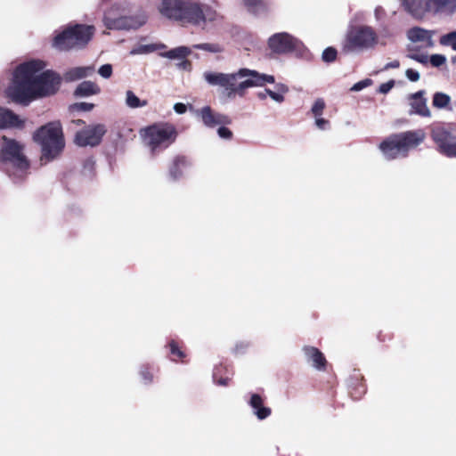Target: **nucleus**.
Here are the masks:
<instances>
[{"label": "nucleus", "instance_id": "obj_27", "mask_svg": "<svg viewBox=\"0 0 456 456\" xmlns=\"http://www.w3.org/2000/svg\"><path fill=\"white\" fill-rule=\"evenodd\" d=\"M273 94H270V97L276 102L281 103L284 102V95L289 92V87L282 83L275 84Z\"/></svg>", "mask_w": 456, "mask_h": 456}, {"label": "nucleus", "instance_id": "obj_9", "mask_svg": "<svg viewBox=\"0 0 456 456\" xmlns=\"http://www.w3.org/2000/svg\"><path fill=\"white\" fill-rule=\"evenodd\" d=\"M379 44V38L375 29L368 25H358L350 28L342 44L346 53H360L374 49ZM386 45L385 42H380Z\"/></svg>", "mask_w": 456, "mask_h": 456}, {"label": "nucleus", "instance_id": "obj_14", "mask_svg": "<svg viewBox=\"0 0 456 456\" xmlns=\"http://www.w3.org/2000/svg\"><path fill=\"white\" fill-rule=\"evenodd\" d=\"M106 132L107 128L103 124L87 126L76 133L74 142L80 147H94L100 144Z\"/></svg>", "mask_w": 456, "mask_h": 456}, {"label": "nucleus", "instance_id": "obj_7", "mask_svg": "<svg viewBox=\"0 0 456 456\" xmlns=\"http://www.w3.org/2000/svg\"><path fill=\"white\" fill-rule=\"evenodd\" d=\"M425 137L426 134L422 130L394 134L386 138L379 148L387 160L405 158L411 150L423 142Z\"/></svg>", "mask_w": 456, "mask_h": 456}, {"label": "nucleus", "instance_id": "obj_17", "mask_svg": "<svg viewBox=\"0 0 456 456\" xmlns=\"http://www.w3.org/2000/svg\"><path fill=\"white\" fill-rule=\"evenodd\" d=\"M406 57L423 65H427L429 61L435 68H439L446 62V57L444 54L436 53L428 56L426 53H419L416 46L408 47Z\"/></svg>", "mask_w": 456, "mask_h": 456}, {"label": "nucleus", "instance_id": "obj_31", "mask_svg": "<svg viewBox=\"0 0 456 456\" xmlns=\"http://www.w3.org/2000/svg\"><path fill=\"white\" fill-rule=\"evenodd\" d=\"M157 50L155 45H140L130 51L131 55L147 54Z\"/></svg>", "mask_w": 456, "mask_h": 456}, {"label": "nucleus", "instance_id": "obj_12", "mask_svg": "<svg viewBox=\"0 0 456 456\" xmlns=\"http://www.w3.org/2000/svg\"><path fill=\"white\" fill-rule=\"evenodd\" d=\"M431 138L440 154L451 159L456 158L455 130L444 126H436L431 131Z\"/></svg>", "mask_w": 456, "mask_h": 456}, {"label": "nucleus", "instance_id": "obj_42", "mask_svg": "<svg viewBox=\"0 0 456 456\" xmlns=\"http://www.w3.org/2000/svg\"><path fill=\"white\" fill-rule=\"evenodd\" d=\"M394 85L395 83L393 80L383 83L379 86V92L381 94H387L393 88Z\"/></svg>", "mask_w": 456, "mask_h": 456}, {"label": "nucleus", "instance_id": "obj_2", "mask_svg": "<svg viewBox=\"0 0 456 456\" xmlns=\"http://www.w3.org/2000/svg\"><path fill=\"white\" fill-rule=\"evenodd\" d=\"M203 78L209 86L223 88L228 98H234L237 95L243 97L247 89L250 87H262L266 84L275 83L273 75L247 68H241L232 73L205 71Z\"/></svg>", "mask_w": 456, "mask_h": 456}, {"label": "nucleus", "instance_id": "obj_30", "mask_svg": "<svg viewBox=\"0 0 456 456\" xmlns=\"http://www.w3.org/2000/svg\"><path fill=\"white\" fill-rule=\"evenodd\" d=\"M439 43L444 46H451L452 50L456 51V31L443 35L440 37Z\"/></svg>", "mask_w": 456, "mask_h": 456}, {"label": "nucleus", "instance_id": "obj_51", "mask_svg": "<svg viewBox=\"0 0 456 456\" xmlns=\"http://www.w3.org/2000/svg\"><path fill=\"white\" fill-rule=\"evenodd\" d=\"M452 62L456 63V55L452 57Z\"/></svg>", "mask_w": 456, "mask_h": 456}, {"label": "nucleus", "instance_id": "obj_32", "mask_svg": "<svg viewBox=\"0 0 456 456\" xmlns=\"http://www.w3.org/2000/svg\"><path fill=\"white\" fill-rule=\"evenodd\" d=\"M324 109H325L324 100L322 98H318L317 100L314 101V102L311 108V112L313 113V115L314 117H320L322 115Z\"/></svg>", "mask_w": 456, "mask_h": 456}, {"label": "nucleus", "instance_id": "obj_6", "mask_svg": "<svg viewBox=\"0 0 456 456\" xmlns=\"http://www.w3.org/2000/svg\"><path fill=\"white\" fill-rule=\"evenodd\" d=\"M33 139L41 148V165L54 160L65 146L62 127L59 121L49 122L38 128L35 132Z\"/></svg>", "mask_w": 456, "mask_h": 456}, {"label": "nucleus", "instance_id": "obj_28", "mask_svg": "<svg viewBox=\"0 0 456 456\" xmlns=\"http://www.w3.org/2000/svg\"><path fill=\"white\" fill-rule=\"evenodd\" d=\"M192 48L206 51L211 53H220L224 52V46L218 43H202L192 45Z\"/></svg>", "mask_w": 456, "mask_h": 456}, {"label": "nucleus", "instance_id": "obj_39", "mask_svg": "<svg viewBox=\"0 0 456 456\" xmlns=\"http://www.w3.org/2000/svg\"><path fill=\"white\" fill-rule=\"evenodd\" d=\"M370 84H371V80L367 78V79H364V80L355 83L352 86L351 90L354 91V92H359V91L362 90L363 88L367 87L368 86H370Z\"/></svg>", "mask_w": 456, "mask_h": 456}, {"label": "nucleus", "instance_id": "obj_34", "mask_svg": "<svg viewBox=\"0 0 456 456\" xmlns=\"http://www.w3.org/2000/svg\"><path fill=\"white\" fill-rule=\"evenodd\" d=\"M337 58V50L333 47H327L322 54V59L325 62H332Z\"/></svg>", "mask_w": 456, "mask_h": 456}, {"label": "nucleus", "instance_id": "obj_36", "mask_svg": "<svg viewBox=\"0 0 456 456\" xmlns=\"http://www.w3.org/2000/svg\"><path fill=\"white\" fill-rule=\"evenodd\" d=\"M98 73L103 78H110L112 75V66L110 64H104L100 67Z\"/></svg>", "mask_w": 456, "mask_h": 456}, {"label": "nucleus", "instance_id": "obj_37", "mask_svg": "<svg viewBox=\"0 0 456 456\" xmlns=\"http://www.w3.org/2000/svg\"><path fill=\"white\" fill-rule=\"evenodd\" d=\"M171 354L174 357L183 358L184 357L183 352L177 346L175 341H171L169 344Z\"/></svg>", "mask_w": 456, "mask_h": 456}, {"label": "nucleus", "instance_id": "obj_16", "mask_svg": "<svg viewBox=\"0 0 456 456\" xmlns=\"http://www.w3.org/2000/svg\"><path fill=\"white\" fill-rule=\"evenodd\" d=\"M205 126L214 128L217 126H226L232 123L229 116L214 111L209 106H204L195 111Z\"/></svg>", "mask_w": 456, "mask_h": 456}, {"label": "nucleus", "instance_id": "obj_4", "mask_svg": "<svg viewBox=\"0 0 456 456\" xmlns=\"http://www.w3.org/2000/svg\"><path fill=\"white\" fill-rule=\"evenodd\" d=\"M104 10L103 23L109 29L130 30L143 26L148 15L143 10H137L131 13L130 5L126 0H102Z\"/></svg>", "mask_w": 456, "mask_h": 456}, {"label": "nucleus", "instance_id": "obj_29", "mask_svg": "<svg viewBox=\"0 0 456 456\" xmlns=\"http://www.w3.org/2000/svg\"><path fill=\"white\" fill-rule=\"evenodd\" d=\"M451 102V97L444 93H436L433 96V106L437 109L446 108Z\"/></svg>", "mask_w": 456, "mask_h": 456}, {"label": "nucleus", "instance_id": "obj_41", "mask_svg": "<svg viewBox=\"0 0 456 456\" xmlns=\"http://www.w3.org/2000/svg\"><path fill=\"white\" fill-rule=\"evenodd\" d=\"M405 77L411 82H417L420 77L419 73L413 69H406Z\"/></svg>", "mask_w": 456, "mask_h": 456}, {"label": "nucleus", "instance_id": "obj_20", "mask_svg": "<svg viewBox=\"0 0 456 456\" xmlns=\"http://www.w3.org/2000/svg\"><path fill=\"white\" fill-rule=\"evenodd\" d=\"M248 403L253 414L260 420L267 419L272 413L271 408L264 406V399L258 394H250Z\"/></svg>", "mask_w": 456, "mask_h": 456}, {"label": "nucleus", "instance_id": "obj_33", "mask_svg": "<svg viewBox=\"0 0 456 456\" xmlns=\"http://www.w3.org/2000/svg\"><path fill=\"white\" fill-rule=\"evenodd\" d=\"M139 374L144 384L148 385L153 381V374L148 366H142Z\"/></svg>", "mask_w": 456, "mask_h": 456}, {"label": "nucleus", "instance_id": "obj_26", "mask_svg": "<svg viewBox=\"0 0 456 456\" xmlns=\"http://www.w3.org/2000/svg\"><path fill=\"white\" fill-rule=\"evenodd\" d=\"M125 104L130 109L143 108L148 105L147 100H141L132 90L126 92Z\"/></svg>", "mask_w": 456, "mask_h": 456}, {"label": "nucleus", "instance_id": "obj_38", "mask_svg": "<svg viewBox=\"0 0 456 456\" xmlns=\"http://www.w3.org/2000/svg\"><path fill=\"white\" fill-rule=\"evenodd\" d=\"M94 105L88 102H78L75 103L72 108L80 111H90L94 109Z\"/></svg>", "mask_w": 456, "mask_h": 456}, {"label": "nucleus", "instance_id": "obj_44", "mask_svg": "<svg viewBox=\"0 0 456 456\" xmlns=\"http://www.w3.org/2000/svg\"><path fill=\"white\" fill-rule=\"evenodd\" d=\"M174 110L177 114H183L187 110V106L184 103L177 102L174 105Z\"/></svg>", "mask_w": 456, "mask_h": 456}, {"label": "nucleus", "instance_id": "obj_15", "mask_svg": "<svg viewBox=\"0 0 456 456\" xmlns=\"http://www.w3.org/2000/svg\"><path fill=\"white\" fill-rule=\"evenodd\" d=\"M436 34L435 30L427 29L422 27L415 26L409 28L406 32L407 39L412 44L409 46H416L420 53V49H431L435 46L433 39Z\"/></svg>", "mask_w": 456, "mask_h": 456}, {"label": "nucleus", "instance_id": "obj_40", "mask_svg": "<svg viewBox=\"0 0 456 456\" xmlns=\"http://www.w3.org/2000/svg\"><path fill=\"white\" fill-rule=\"evenodd\" d=\"M315 126L320 130H327L330 126V122L327 119L322 118L321 116L315 117Z\"/></svg>", "mask_w": 456, "mask_h": 456}, {"label": "nucleus", "instance_id": "obj_8", "mask_svg": "<svg viewBox=\"0 0 456 456\" xmlns=\"http://www.w3.org/2000/svg\"><path fill=\"white\" fill-rule=\"evenodd\" d=\"M403 10L415 20L428 15L452 18L456 13V0H400Z\"/></svg>", "mask_w": 456, "mask_h": 456}, {"label": "nucleus", "instance_id": "obj_13", "mask_svg": "<svg viewBox=\"0 0 456 456\" xmlns=\"http://www.w3.org/2000/svg\"><path fill=\"white\" fill-rule=\"evenodd\" d=\"M270 49L276 53L300 52L304 48L303 43L286 32L276 33L268 40Z\"/></svg>", "mask_w": 456, "mask_h": 456}, {"label": "nucleus", "instance_id": "obj_35", "mask_svg": "<svg viewBox=\"0 0 456 456\" xmlns=\"http://www.w3.org/2000/svg\"><path fill=\"white\" fill-rule=\"evenodd\" d=\"M217 134L220 138L224 140H231L232 138V132L225 126H220L217 129Z\"/></svg>", "mask_w": 456, "mask_h": 456}, {"label": "nucleus", "instance_id": "obj_19", "mask_svg": "<svg viewBox=\"0 0 456 456\" xmlns=\"http://www.w3.org/2000/svg\"><path fill=\"white\" fill-rule=\"evenodd\" d=\"M190 167V162L184 156H175L168 167V179L175 182L185 175Z\"/></svg>", "mask_w": 456, "mask_h": 456}, {"label": "nucleus", "instance_id": "obj_50", "mask_svg": "<svg viewBox=\"0 0 456 456\" xmlns=\"http://www.w3.org/2000/svg\"><path fill=\"white\" fill-rule=\"evenodd\" d=\"M273 90H271V89H268V88H266V89L265 90V93L266 94V96H267V95H268V96H270V94H273Z\"/></svg>", "mask_w": 456, "mask_h": 456}, {"label": "nucleus", "instance_id": "obj_47", "mask_svg": "<svg viewBox=\"0 0 456 456\" xmlns=\"http://www.w3.org/2000/svg\"><path fill=\"white\" fill-rule=\"evenodd\" d=\"M391 35L389 34L388 30L387 28H384L381 32V37H390Z\"/></svg>", "mask_w": 456, "mask_h": 456}, {"label": "nucleus", "instance_id": "obj_45", "mask_svg": "<svg viewBox=\"0 0 456 456\" xmlns=\"http://www.w3.org/2000/svg\"><path fill=\"white\" fill-rule=\"evenodd\" d=\"M400 67V62L399 61L397 60H395L393 61H390L388 63H387L384 68H383V70H387V69H397Z\"/></svg>", "mask_w": 456, "mask_h": 456}, {"label": "nucleus", "instance_id": "obj_48", "mask_svg": "<svg viewBox=\"0 0 456 456\" xmlns=\"http://www.w3.org/2000/svg\"><path fill=\"white\" fill-rule=\"evenodd\" d=\"M73 124L77 125V126H82L85 124L84 120L82 119H76V120H73L72 121Z\"/></svg>", "mask_w": 456, "mask_h": 456}, {"label": "nucleus", "instance_id": "obj_11", "mask_svg": "<svg viewBox=\"0 0 456 456\" xmlns=\"http://www.w3.org/2000/svg\"><path fill=\"white\" fill-rule=\"evenodd\" d=\"M94 31V27L90 25L69 26L56 34L53 40V46L60 51L82 49L92 39Z\"/></svg>", "mask_w": 456, "mask_h": 456}, {"label": "nucleus", "instance_id": "obj_21", "mask_svg": "<svg viewBox=\"0 0 456 456\" xmlns=\"http://www.w3.org/2000/svg\"><path fill=\"white\" fill-rule=\"evenodd\" d=\"M303 352L306 362L311 363V365L321 370H323L326 366V359L322 353L314 346H305L303 347Z\"/></svg>", "mask_w": 456, "mask_h": 456}, {"label": "nucleus", "instance_id": "obj_18", "mask_svg": "<svg viewBox=\"0 0 456 456\" xmlns=\"http://www.w3.org/2000/svg\"><path fill=\"white\" fill-rule=\"evenodd\" d=\"M25 119L12 110L0 107V129L22 128Z\"/></svg>", "mask_w": 456, "mask_h": 456}, {"label": "nucleus", "instance_id": "obj_3", "mask_svg": "<svg viewBox=\"0 0 456 456\" xmlns=\"http://www.w3.org/2000/svg\"><path fill=\"white\" fill-rule=\"evenodd\" d=\"M159 11L167 19L203 29L221 18L212 6L196 0H162Z\"/></svg>", "mask_w": 456, "mask_h": 456}, {"label": "nucleus", "instance_id": "obj_49", "mask_svg": "<svg viewBox=\"0 0 456 456\" xmlns=\"http://www.w3.org/2000/svg\"><path fill=\"white\" fill-rule=\"evenodd\" d=\"M257 97L260 100H265L266 98V94L265 92H260V93L257 94Z\"/></svg>", "mask_w": 456, "mask_h": 456}, {"label": "nucleus", "instance_id": "obj_24", "mask_svg": "<svg viewBox=\"0 0 456 456\" xmlns=\"http://www.w3.org/2000/svg\"><path fill=\"white\" fill-rule=\"evenodd\" d=\"M191 53V49L186 46H179L174 49H171L166 53H161V56L167 59H177L183 60V61L179 64V67L185 68L190 65L187 61L184 59Z\"/></svg>", "mask_w": 456, "mask_h": 456}, {"label": "nucleus", "instance_id": "obj_23", "mask_svg": "<svg viewBox=\"0 0 456 456\" xmlns=\"http://www.w3.org/2000/svg\"><path fill=\"white\" fill-rule=\"evenodd\" d=\"M411 112L422 117H430L431 112L427 105V99L423 97V91H419L411 96Z\"/></svg>", "mask_w": 456, "mask_h": 456}, {"label": "nucleus", "instance_id": "obj_5", "mask_svg": "<svg viewBox=\"0 0 456 456\" xmlns=\"http://www.w3.org/2000/svg\"><path fill=\"white\" fill-rule=\"evenodd\" d=\"M24 150L22 142L5 135L0 137V162L7 166L8 176L17 183L29 174L30 164Z\"/></svg>", "mask_w": 456, "mask_h": 456}, {"label": "nucleus", "instance_id": "obj_46", "mask_svg": "<svg viewBox=\"0 0 456 456\" xmlns=\"http://www.w3.org/2000/svg\"><path fill=\"white\" fill-rule=\"evenodd\" d=\"M213 379H214L215 382H216L217 385H219V386H227V384H228V380H229V379H226V378H225V379L221 378V379H219L218 380H216V373H215V372H214V374H213Z\"/></svg>", "mask_w": 456, "mask_h": 456}, {"label": "nucleus", "instance_id": "obj_25", "mask_svg": "<svg viewBox=\"0 0 456 456\" xmlns=\"http://www.w3.org/2000/svg\"><path fill=\"white\" fill-rule=\"evenodd\" d=\"M100 93V87L92 81H83L76 88L74 95L77 97H87Z\"/></svg>", "mask_w": 456, "mask_h": 456}, {"label": "nucleus", "instance_id": "obj_22", "mask_svg": "<svg viewBox=\"0 0 456 456\" xmlns=\"http://www.w3.org/2000/svg\"><path fill=\"white\" fill-rule=\"evenodd\" d=\"M247 10L255 14L262 15L269 12L273 7L272 0H240Z\"/></svg>", "mask_w": 456, "mask_h": 456}, {"label": "nucleus", "instance_id": "obj_10", "mask_svg": "<svg viewBox=\"0 0 456 456\" xmlns=\"http://www.w3.org/2000/svg\"><path fill=\"white\" fill-rule=\"evenodd\" d=\"M141 136L151 153L157 155L175 142L177 130L173 124L157 123L142 129Z\"/></svg>", "mask_w": 456, "mask_h": 456}, {"label": "nucleus", "instance_id": "obj_43", "mask_svg": "<svg viewBox=\"0 0 456 456\" xmlns=\"http://www.w3.org/2000/svg\"><path fill=\"white\" fill-rule=\"evenodd\" d=\"M374 16L377 21H380L385 18L386 12L381 6H377L374 10Z\"/></svg>", "mask_w": 456, "mask_h": 456}, {"label": "nucleus", "instance_id": "obj_1", "mask_svg": "<svg viewBox=\"0 0 456 456\" xmlns=\"http://www.w3.org/2000/svg\"><path fill=\"white\" fill-rule=\"evenodd\" d=\"M40 60H31L16 67L12 83L6 94L12 102L28 105L31 102L54 94L60 88L61 79L67 83L90 77L94 72V66L73 67L67 69L62 77L47 69Z\"/></svg>", "mask_w": 456, "mask_h": 456}]
</instances>
